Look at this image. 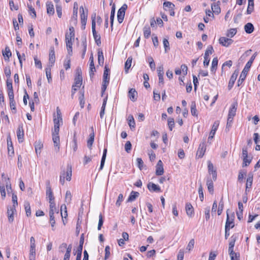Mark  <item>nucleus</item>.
I'll list each match as a JSON object with an SVG mask.
<instances>
[{"instance_id": "nucleus-1", "label": "nucleus", "mask_w": 260, "mask_h": 260, "mask_svg": "<svg viewBox=\"0 0 260 260\" xmlns=\"http://www.w3.org/2000/svg\"><path fill=\"white\" fill-rule=\"evenodd\" d=\"M256 55H257V52H255L252 55V56L251 57L249 60L246 63L244 69L243 70V71L240 76L239 79L238 80V82H237L238 86H240L242 84L243 81L245 80V79L246 77L248 71H249L250 68H251V66L254 60L255 59Z\"/></svg>"}, {"instance_id": "nucleus-2", "label": "nucleus", "mask_w": 260, "mask_h": 260, "mask_svg": "<svg viewBox=\"0 0 260 260\" xmlns=\"http://www.w3.org/2000/svg\"><path fill=\"white\" fill-rule=\"evenodd\" d=\"M59 131V125L54 126V130L52 133V140L53 141L54 149L56 152L59 150L60 139L58 136Z\"/></svg>"}, {"instance_id": "nucleus-3", "label": "nucleus", "mask_w": 260, "mask_h": 260, "mask_svg": "<svg viewBox=\"0 0 260 260\" xmlns=\"http://www.w3.org/2000/svg\"><path fill=\"white\" fill-rule=\"evenodd\" d=\"M127 8L126 4H123L118 10L117 12V20L119 23H121L124 19L125 11Z\"/></svg>"}, {"instance_id": "nucleus-4", "label": "nucleus", "mask_w": 260, "mask_h": 260, "mask_svg": "<svg viewBox=\"0 0 260 260\" xmlns=\"http://www.w3.org/2000/svg\"><path fill=\"white\" fill-rule=\"evenodd\" d=\"M219 124V122L218 120L215 121L212 126V129L210 133L208 139V143H211V141L214 137L216 131H217Z\"/></svg>"}, {"instance_id": "nucleus-5", "label": "nucleus", "mask_w": 260, "mask_h": 260, "mask_svg": "<svg viewBox=\"0 0 260 260\" xmlns=\"http://www.w3.org/2000/svg\"><path fill=\"white\" fill-rule=\"evenodd\" d=\"M213 49L212 46H209L206 49L205 55H204V66H208L210 62V58L209 55L212 53Z\"/></svg>"}, {"instance_id": "nucleus-6", "label": "nucleus", "mask_w": 260, "mask_h": 260, "mask_svg": "<svg viewBox=\"0 0 260 260\" xmlns=\"http://www.w3.org/2000/svg\"><path fill=\"white\" fill-rule=\"evenodd\" d=\"M80 10H82V13L80 14L81 28L82 29H84L85 28V26L87 19V10H86V13H85L83 6H81L80 8Z\"/></svg>"}, {"instance_id": "nucleus-7", "label": "nucleus", "mask_w": 260, "mask_h": 260, "mask_svg": "<svg viewBox=\"0 0 260 260\" xmlns=\"http://www.w3.org/2000/svg\"><path fill=\"white\" fill-rule=\"evenodd\" d=\"M205 143L206 140L204 139L203 142L200 144L197 152V156H198L199 157H202L205 154L206 150V146Z\"/></svg>"}, {"instance_id": "nucleus-8", "label": "nucleus", "mask_w": 260, "mask_h": 260, "mask_svg": "<svg viewBox=\"0 0 260 260\" xmlns=\"http://www.w3.org/2000/svg\"><path fill=\"white\" fill-rule=\"evenodd\" d=\"M208 170L209 174L212 175L213 180L215 181L217 179L216 170L214 169L213 164L210 160L208 161Z\"/></svg>"}, {"instance_id": "nucleus-9", "label": "nucleus", "mask_w": 260, "mask_h": 260, "mask_svg": "<svg viewBox=\"0 0 260 260\" xmlns=\"http://www.w3.org/2000/svg\"><path fill=\"white\" fill-rule=\"evenodd\" d=\"M238 74H239V70H236L234 71V72L233 73V74L232 75V76L230 78V81L229 82V84H228L229 90H231L233 88V87L234 85L235 82L238 76Z\"/></svg>"}, {"instance_id": "nucleus-10", "label": "nucleus", "mask_w": 260, "mask_h": 260, "mask_svg": "<svg viewBox=\"0 0 260 260\" xmlns=\"http://www.w3.org/2000/svg\"><path fill=\"white\" fill-rule=\"evenodd\" d=\"M16 212V208H14V207H8L7 215L8 217V221L10 223H12L14 221V214Z\"/></svg>"}, {"instance_id": "nucleus-11", "label": "nucleus", "mask_w": 260, "mask_h": 260, "mask_svg": "<svg viewBox=\"0 0 260 260\" xmlns=\"http://www.w3.org/2000/svg\"><path fill=\"white\" fill-rule=\"evenodd\" d=\"M233 42V40L232 39L223 37H220L219 39V44L226 47H229Z\"/></svg>"}, {"instance_id": "nucleus-12", "label": "nucleus", "mask_w": 260, "mask_h": 260, "mask_svg": "<svg viewBox=\"0 0 260 260\" xmlns=\"http://www.w3.org/2000/svg\"><path fill=\"white\" fill-rule=\"evenodd\" d=\"M157 74L158 77V85L160 86L161 85H163L164 84V68L162 66H159L157 68Z\"/></svg>"}, {"instance_id": "nucleus-13", "label": "nucleus", "mask_w": 260, "mask_h": 260, "mask_svg": "<svg viewBox=\"0 0 260 260\" xmlns=\"http://www.w3.org/2000/svg\"><path fill=\"white\" fill-rule=\"evenodd\" d=\"M237 106L238 103L237 102L232 104L228 114V117H230V118H233L236 115Z\"/></svg>"}, {"instance_id": "nucleus-14", "label": "nucleus", "mask_w": 260, "mask_h": 260, "mask_svg": "<svg viewBox=\"0 0 260 260\" xmlns=\"http://www.w3.org/2000/svg\"><path fill=\"white\" fill-rule=\"evenodd\" d=\"M253 174L252 173L250 172L248 173V177L246 180V189L245 191H249V189L251 188L253 182Z\"/></svg>"}, {"instance_id": "nucleus-15", "label": "nucleus", "mask_w": 260, "mask_h": 260, "mask_svg": "<svg viewBox=\"0 0 260 260\" xmlns=\"http://www.w3.org/2000/svg\"><path fill=\"white\" fill-rule=\"evenodd\" d=\"M46 196L49 199V202L54 201V197L51 186H50L49 182H48L46 186Z\"/></svg>"}, {"instance_id": "nucleus-16", "label": "nucleus", "mask_w": 260, "mask_h": 260, "mask_svg": "<svg viewBox=\"0 0 260 260\" xmlns=\"http://www.w3.org/2000/svg\"><path fill=\"white\" fill-rule=\"evenodd\" d=\"M164 171V168H163V164L162 161L159 160L156 165V172L155 174L157 176H160L163 174Z\"/></svg>"}, {"instance_id": "nucleus-17", "label": "nucleus", "mask_w": 260, "mask_h": 260, "mask_svg": "<svg viewBox=\"0 0 260 260\" xmlns=\"http://www.w3.org/2000/svg\"><path fill=\"white\" fill-rule=\"evenodd\" d=\"M234 216H232L231 217H230L229 214L227 213V217L225 222V227L227 226V228L230 229L231 228H233L234 227Z\"/></svg>"}, {"instance_id": "nucleus-18", "label": "nucleus", "mask_w": 260, "mask_h": 260, "mask_svg": "<svg viewBox=\"0 0 260 260\" xmlns=\"http://www.w3.org/2000/svg\"><path fill=\"white\" fill-rule=\"evenodd\" d=\"M17 136L19 142H22L23 141L24 132L23 126L22 125H19L18 126L17 131Z\"/></svg>"}, {"instance_id": "nucleus-19", "label": "nucleus", "mask_w": 260, "mask_h": 260, "mask_svg": "<svg viewBox=\"0 0 260 260\" xmlns=\"http://www.w3.org/2000/svg\"><path fill=\"white\" fill-rule=\"evenodd\" d=\"M147 187L150 191L156 192H159L161 191L160 187L152 182H149L147 184Z\"/></svg>"}, {"instance_id": "nucleus-20", "label": "nucleus", "mask_w": 260, "mask_h": 260, "mask_svg": "<svg viewBox=\"0 0 260 260\" xmlns=\"http://www.w3.org/2000/svg\"><path fill=\"white\" fill-rule=\"evenodd\" d=\"M213 181V179H212L210 177H208L206 181V185L208 187V190L210 193L212 194L214 192V186Z\"/></svg>"}, {"instance_id": "nucleus-21", "label": "nucleus", "mask_w": 260, "mask_h": 260, "mask_svg": "<svg viewBox=\"0 0 260 260\" xmlns=\"http://www.w3.org/2000/svg\"><path fill=\"white\" fill-rule=\"evenodd\" d=\"M94 58L93 54H91L90 55V56L89 57V75L91 77V76L93 75V72L95 71V68L94 64Z\"/></svg>"}, {"instance_id": "nucleus-22", "label": "nucleus", "mask_w": 260, "mask_h": 260, "mask_svg": "<svg viewBox=\"0 0 260 260\" xmlns=\"http://www.w3.org/2000/svg\"><path fill=\"white\" fill-rule=\"evenodd\" d=\"M185 210L187 215L191 217L194 214V210L192 206L189 203H187L185 205Z\"/></svg>"}, {"instance_id": "nucleus-23", "label": "nucleus", "mask_w": 260, "mask_h": 260, "mask_svg": "<svg viewBox=\"0 0 260 260\" xmlns=\"http://www.w3.org/2000/svg\"><path fill=\"white\" fill-rule=\"evenodd\" d=\"M34 145L36 154L37 155L38 154H40L41 149L43 147V143L42 141L40 140L38 141H36L35 142Z\"/></svg>"}, {"instance_id": "nucleus-24", "label": "nucleus", "mask_w": 260, "mask_h": 260, "mask_svg": "<svg viewBox=\"0 0 260 260\" xmlns=\"http://www.w3.org/2000/svg\"><path fill=\"white\" fill-rule=\"evenodd\" d=\"M66 41L68 55L71 56L72 54V43L71 40H69V36L67 35H66Z\"/></svg>"}, {"instance_id": "nucleus-25", "label": "nucleus", "mask_w": 260, "mask_h": 260, "mask_svg": "<svg viewBox=\"0 0 260 260\" xmlns=\"http://www.w3.org/2000/svg\"><path fill=\"white\" fill-rule=\"evenodd\" d=\"M91 131H92V133H91L89 135V138L87 141V147L90 149H91V147L92 146V144L93 143V142H94V132H93V127H91Z\"/></svg>"}, {"instance_id": "nucleus-26", "label": "nucleus", "mask_w": 260, "mask_h": 260, "mask_svg": "<svg viewBox=\"0 0 260 260\" xmlns=\"http://www.w3.org/2000/svg\"><path fill=\"white\" fill-rule=\"evenodd\" d=\"M47 13L49 15H52L54 14V6L52 2H47L46 3Z\"/></svg>"}, {"instance_id": "nucleus-27", "label": "nucleus", "mask_w": 260, "mask_h": 260, "mask_svg": "<svg viewBox=\"0 0 260 260\" xmlns=\"http://www.w3.org/2000/svg\"><path fill=\"white\" fill-rule=\"evenodd\" d=\"M55 51L53 47H51L49 52V63L51 64V66H52L55 62Z\"/></svg>"}, {"instance_id": "nucleus-28", "label": "nucleus", "mask_w": 260, "mask_h": 260, "mask_svg": "<svg viewBox=\"0 0 260 260\" xmlns=\"http://www.w3.org/2000/svg\"><path fill=\"white\" fill-rule=\"evenodd\" d=\"M109 72H110V70L106 66L105 67V70H104V74H103V82H109V80H110Z\"/></svg>"}, {"instance_id": "nucleus-29", "label": "nucleus", "mask_w": 260, "mask_h": 260, "mask_svg": "<svg viewBox=\"0 0 260 260\" xmlns=\"http://www.w3.org/2000/svg\"><path fill=\"white\" fill-rule=\"evenodd\" d=\"M3 55L6 61H9L10 57L12 55V53L9 47L7 46L5 48V51H3Z\"/></svg>"}, {"instance_id": "nucleus-30", "label": "nucleus", "mask_w": 260, "mask_h": 260, "mask_svg": "<svg viewBox=\"0 0 260 260\" xmlns=\"http://www.w3.org/2000/svg\"><path fill=\"white\" fill-rule=\"evenodd\" d=\"M78 9V4L77 2H75L74 4L73 12L72 19V20H74L75 22L77 21Z\"/></svg>"}, {"instance_id": "nucleus-31", "label": "nucleus", "mask_w": 260, "mask_h": 260, "mask_svg": "<svg viewBox=\"0 0 260 260\" xmlns=\"http://www.w3.org/2000/svg\"><path fill=\"white\" fill-rule=\"evenodd\" d=\"M137 94V92L135 89L131 88L128 91V96L131 100L133 102H135L137 100V98L136 95Z\"/></svg>"}, {"instance_id": "nucleus-32", "label": "nucleus", "mask_w": 260, "mask_h": 260, "mask_svg": "<svg viewBox=\"0 0 260 260\" xmlns=\"http://www.w3.org/2000/svg\"><path fill=\"white\" fill-rule=\"evenodd\" d=\"M244 30L247 34H251L254 30V26L251 23L248 22L245 25Z\"/></svg>"}, {"instance_id": "nucleus-33", "label": "nucleus", "mask_w": 260, "mask_h": 260, "mask_svg": "<svg viewBox=\"0 0 260 260\" xmlns=\"http://www.w3.org/2000/svg\"><path fill=\"white\" fill-rule=\"evenodd\" d=\"M133 58L132 56H129L127 59L124 66V70L125 73H128V70L131 67Z\"/></svg>"}, {"instance_id": "nucleus-34", "label": "nucleus", "mask_w": 260, "mask_h": 260, "mask_svg": "<svg viewBox=\"0 0 260 260\" xmlns=\"http://www.w3.org/2000/svg\"><path fill=\"white\" fill-rule=\"evenodd\" d=\"M72 177V167L68 165L67 168V171H66V178L68 181L71 180Z\"/></svg>"}, {"instance_id": "nucleus-35", "label": "nucleus", "mask_w": 260, "mask_h": 260, "mask_svg": "<svg viewBox=\"0 0 260 260\" xmlns=\"http://www.w3.org/2000/svg\"><path fill=\"white\" fill-rule=\"evenodd\" d=\"M98 63L99 65L103 66L104 62V57L102 50L99 49L98 52Z\"/></svg>"}, {"instance_id": "nucleus-36", "label": "nucleus", "mask_w": 260, "mask_h": 260, "mask_svg": "<svg viewBox=\"0 0 260 260\" xmlns=\"http://www.w3.org/2000/svg\"><path fill=\"white\" fill-rule=\"evenodd\" d=\"M139 193L138 192L132 191L128 198L127 202H132L134 201L139 196Z\"/></svg>"}, {"instance_id": "nucleus-37", "label": "nucleus", "mask_w": 260, "mask_h": 260, "mask_svg": "<svg viewBox=\"0 0 260 260\" xmlns=\"http://www.w3.org/2000/svg\"><path fill=\"white\" fill-rule=\"evenodd\" d=\"M218 65V59L217 57H214L212 61V66L211 68V72L212 73H215L217 67Z\"/></svg>"}, {"instance_id": "nucleus-38", "label": "nucleus", "mask_w": 260, "mask_h": 260, "mask_svg": "<svg viewBox=\"0 0 260 260\" xmlns=\"http://www.w3.org/2000/svg\"><path fill=\"white\" fill-rule=\"evenodd\" d=\"M248 6L247 9V14H250L253 10L254 8V0H248Z\"/></svg>"}, {"instance_id": "nucleus-39", "label": "nucleus", "mask_w": 260, "mask_h": 260, "mask_svg": "<svg viewBox=\"0 0 260 260\" xmlns=\"http://www.w3.org/2000/svg\"><path fill=\"white\" fill-rule=\"evenodd\" d=\"M190 112H191L192 115H193L194 116H198V112H197V110L196 108V102L194 101L191 102Z\"/></svg>"}, {"instance_id": "nucleus-40", "label": "nucleus", "mask_w": 260, "mask_h": 260, "mask_svg": "<svg viewBox=\"0 0 260 260\" xmlns=\"http://www.w3.org/2000/svg\"><path fill=\"white\" fill-rule=\"evenodd\" d=\"M24 208L26 212V215L27 217L31 215V209L30 204L28 202L25 201L24 202Z\"/></svg>"}, {"instance_id": "nucleus-41", "label": "nucleus", "mask_w": 260, "mask_h": 260, "mask_svg": "<svg viewBox=\"0 0 260 260\" xmlns=\"http://www.w3.org/2000/svg\"><path fill=\"white\" fill-rule=\"evenodd\" d=\"M60 210H61V215L62 216V220H63V217L66 218L68 215L66 206L64 204L62 205L60 207ZM63 224H65L64 220H63Z\"/></svg>"}, {"instance_id": "nucleus-42", "label": "nucleus", "mask_w": 260, "mask_h": 260, "mask_svg": "<svg viewBox=\"0 0 260 260\" xmlns=\"http://www.w3.org/2000/svg\"><path fill=\"white\" fill-rule=\"evenodd\" d=\"M50 203V210H49V214H54L55 212H56L58 213V211H56V209L55 208V204L54 202H49Z\"/></svg>"}, {"instance_id": "nucleus-43", "label": "nucleus", "mask_w": 260, "mask_h": 260, "mask_svg": "<svg viewBox=\"0 0 260 260\" xmlns=\"http://www.w3.org/2000/svg\"><path fill=\"white\" fill-rule=\"evenodd\" d=\"M75 82L73 85L77 86V88H80L82 83V77H76L75 78Z\"/></svg>"}, {"instance_id": "nucleus-44", "label": "nucleus", "mask_w": 260, "mask_h": 260, "mask_svg": "<svg viewBox=\"0 0 260 260\" xmlns=\"http://www.w3.org/2000/svg\"><path fill=\"white\" fill-rule=\"evenodd\" d=\"M128 125L129 127L132 128L135 127V121L134 120V118L133 116V115H130L128 117Z\"/></svg>"}, {"instance_id": "nucleus-45", "label": "nucleus", "mask_w": 260, "mask_h": 260, "mask_svg": "<svg viewBox=\"0 0 260 260\" xmlns=\"http://www.w3.org/2000/svg\"><path fill=\"white\" fill-rule=\"evenodd\" d=\"M163 45L165 48V52L166 53L168 52L170 49V44L168 39L164 38L163 39Z\"/></svg>"}, {"instance_id": "nucleus-46", "label": "nucleus", "mask_w": 260, "mask_h": 260, "mask_svg": "<svg viewBox=\"0 0 260 260\" xmlns=\"http://www.w3.org/2000/svg\"><path fill=\"white\" fill-rule=\"evenodd\" d=\"M151 34L150 28L148 26L144 27V36L145 38H148Z\"/></svg>"}, {"instance_id": "nucleus-47", "label": "nucleus", "mask_w": 260, "mask_h": 260, "mask_svg": "<svg viewBox=\"0 0 260 260\" xmlns=\"http://www.w3.org/2000/svg\"><path fill=\"white\" fill-rule=\"evenodd\" d=\"M115 7L113 6L111 9V15H110V23H111V27L112 28L113 26V22L115 17Z\"/></svg>"}, {"instance_id": "nucleus-48", "label": "nucleus", "mask_w": 260, "mask_h": 260, "mask_svg": "<svg viewBox=\"0 0 260 260\" xmlns=\"http://www.w3.org/2000/svg\"><path fill=\"white\" fill-rule=\"evenodd\" d=\"M70 56L67 55L63 63L64 67L66 70L70 68Z\"/></svg>"}, {"instance_id": "nucleus-49", "label": "nucleus", "mask_w": 260, "mask_h": 260, "mask_svg": "<svg viewBox=\"0 0 260 260\" xmlns=\"http://www.w3.org/2000/svg\"><path fill=\"white\" fill-rule=\"evenodd\" d=\"M223 206H224V203H223V198L222 197L220 200V201L219 202L218 208V210H217V213H218V215H220L221 214L223 209Z\"/></svg>"}, {"instance_id": "nucleus-50", "label": "nucleus", "mask_w": 260, "mask_h": 260, "mask_svg": "<svg viewBox=\"0 0 260 260\" xmlns=\"http://www.w3.org/2000/svg\"><path fill=\"white\" fill-rule=\"evenodd\" d=\"M236 28H231L228 31L226 36L228 37L232 38L236 34Z\"/></svg>"}, {"instance_id": "nucleus-51", "label": "nucleus", "mask_w": 260, "mask_h": 260, "mask_svg": "<svg viewBox=\"0 0 260 260\" xmlns=\"http://www.w3.org/2000/svg\"><path fill=\"white\" fill-rule=\"evenodd\" d=\"M212 11L216 14H218L220 12V8L219 6L215 4H214L211 6Z\"/></svg>"}, {"instance_id": "nucleus-52", "label": "nucleus", "mask_w": 260, "mask_h": 260, "mask_svg": "<svg viewBox=\"0 0 260 260\" xmlns=\"http://www.w3.org/2000/svg\"><path fill=\"white\" fill-rule=\"evenodd\" d=\"M168 125L170 131H172L173 128L174 127L175 122L174 119L173 118H169L168 119Z\"/></svg>"}, {"instance_id": "nucleus-53", "label": "nucleus", "mask_w": 260, "mask_h": 260, "mask_svg": "<svg viewBox=\"0 0 260 260\" xmlns=\"http://www.w3.org/2000/svg\"><path fill=\"white\" fill-rule=\"evenodd\" d=\"M10 107L12 111V112L15 113L16 112V103L14 99L10 100Z\"/></svg>"}, {"instance_id": "nucleus-54", "label": "nucleus", "mask_w": 260, "mask_h": 260, "mask_svg": "<svg viewBox=\"0 0 260 260\" xmlns=\"http://www.w3.org/2000/svg\"><path fill=\"white\" fill-rule=\"evenodd\" d=\"M72 200V194L69 190H67L66 193L65 202L68 204L70 203Z\"/></svg>"}, {"instance_id": "nucleus-55", "label": "nucleus", "mask_w": 260, "mask_h": 260, "mask_svg": "<svg viewBox=\"0 0 260 260\" xmlns=\"http://www.w3.org/2000/svg\"><path fill=\"white\" fill-rule=\"evenodd\" d=\"M70 34L68 35L69 40H72V39H74L75 33H74V28L73 26H70L69 28ZM68 35V34H67Z\"/></svg>"}, {"instance_id": "nucleus-56", "label": "nucleus", "mask_w": 260, "mask_h": 260, "mask_svg": "<svg viewBox=\"0 0 260 260\" xmlns=\"http://www.w3.org/2000/svg\"><path fill=\"white\" fill-rule=\"evenodd\" d=\"M199 198L200 200L202 202L204 200V193L203 191V187L201 183L200 184V186L198 190Z\"/></svg>"}, {"instance_id": "nucleus-57", "label": "nucleus", "mask_w": 260, "mask_h": 260, "mask_svg": "<svg viewBox=\"0 0 260 260\" xmlns=\"http://www.w3.org/2000/svg\"><path fill=\"white\" fill-rule=\"evenodd\" d=\"M7 144H8V149L9 154L10 153V152L11 151V150H12L11 153L12 154H14V150H13V147L12 146V142L11 141L10 138V141L8 139H7Z\"/></svg>"}, {"instance_id": "nucleus-58", "label": "nucleus", "mask_w": 260, "mask_h": 260, "mask_svg": "<svg viewBox=\"0 0 260 260\" xmlns=\"http://www.w3.org/2000/svg\"><path fill=\"white\" fill-rule=\"evenodd\" d=\"M194 240L193 239H192L190 240L189 242L187 247H186V250H188V251H190L191 250H192L194 247Z\"/></svg>"}, {"instance_id": "nucleus-59", "label": "nucleus", "mask_w": 260, "mask_h": 260, "mask_svg": "<svg viewBox=\"0 0 260 260\" xmlns=\"http://www.w3.org/2000/svg\"><path fill=\"white\" fill-rule=\"evenodd\" d=\"M56 10L58 17L61 18L62 16V8L60 5L57 4L56 5Z\"/></svg>"}, {"instance_id": "nucleus-60", "label": "nucleus", "mask_w": 260, "mask_h": 260, "mask_svg": "<svg viewBox=\"0 0 260 260\" xmlns=\"http://www.w3.org/2000/svg\"><path fill=\"white\" fill-rule=\"evenodd\" d=\"M105 255L104 259H105V260H107L110 257V246L108 245L106 246L105 247Z\"/></svg>"}, {"instance_id": "nucleus-61", "label": "nucleus", "mask_w": 260, "mask_h": 260, "mask_svg": "<svg viewBox=\"0 0 260 260\" xmlns=\"http://www.w3.org/2000/svg\"><path fill=\"white\" fill-rule=\"evenodd\" d=\"M5 179L6 181V187L7 188V192L9 193L10 191L12 190L11 185L10 183L9 178H6V177H5Z\"/></svg>"}, {"instance_id": "nucleus-62", "label": "nucleus", "mask_w": 260, "mask_h": 260, "mask_svg": "<svg viewBox=\"0 0 260 260\" xmlns=\"http://www.w3.org/2000/svg\"><path fill=\"white\" fill-rule=\"evenodd\" d=\"M123 200V194L120 193L119 194L118 197V199L116 202V205L118 207H119L121 205V202Z\"/></svg>"}, {"instance_id": "nucleus-63", "label": "nucleus", "mask_w": 260, "mask_h": 260, "mask_svg": "<svg viewBox=\"0 0 260 260\" xmlns=\"http://www.w3.org/2000/svg\"><path fill=\"white\" fill-rule=\"evenodd\" d=\"M153 99L154 100L157 101H159L160 99V93L156 89L153 90Z\"/></svg>"}, {"instance_id": "nucleus-64", "label": "nucleus", "mask_w": 260, "mask_h": 260, "mask_svg": "<svg viewBox=\"0 0 260 260\" xmlns=\"http://www.w3.org/2000/svg\"><path fill=\"white\" fill-rule=\"evenodd\" d=\"M245 174H246L245 172H244L242 171H240L239 172L238 177V180L239 182H242L243 180V178H244V177L245 175Z\"/></svg>"}]
</instances>
